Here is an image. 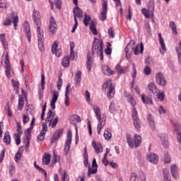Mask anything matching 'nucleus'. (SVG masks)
Returning <instances> with one entry per match:
<instances>
[{"mask_svg":"<svg viewBox=\"0 0 181 181\" xmlns=\"http://www.w3.org/2000/svg\"><path fill=\"white\" fill-rule=\"evenodd\" d=\"M18 110H22L23 108V105H25V100H23V97L19 95L18 96Z\"/></svg>","mask_w":181,"mask_h":181,"instance_id":"obj_34","label":"nucleus"},{"mask_svg":"<svg viewBox=\"0 0 181 181\" xmlns=\"http://www.w3.org/2000/svg\"><path fill=\"white\" fill-rule=\"evenodd\" d=\"M102 71L105 76H112L113 74H115V71H112L111 69H110V66L107 65H103L102 66Z\"/></svg>","mask_w":181,"mask_h":181,"instance_id":"obj_17","label":"nucleus"},{"mask_svg":"<svg viewBox=\"0 0 181 181\" xmlns=\"http://www.w3.org/2000/svg\"><path fill=\"white\" fill-rule=\"evenodd\" d=\"M5 111L7 112V115H8V117H12V112H11V107H9L8 104L6 105Z\"/></svg>","mask_w":181,"mask_h":181,"instance_id":"obj_57","label":"nucleus"},{"mask_svg":"<svg viewBox=\"0 0 181 181\" xmlns=\"http://www.w3.org/2000/svg\"><path fill=\"white\" fill-rule=\"evenodd\" d=\"M103 45V40H98L96 44L93 45L91 49L93 54L96 53V54L99 56L101 61L104 60Z\"/></svg>","mask_w":181,"mask_h":181,"instance_id":"obj_3","label":"nucleus"},{"mask_svg":"<svg viewBox=\"0 0 181 181\" xmlns=\"http://www.w3.org/2000/svg\"><path fill=\"white\" fill-rule=\"evenodd\" d=\"M49 29V32L53 33V35L57 32V23H56V20L53 16L50 17Z\"/></svg>","mask_w":181,"mask_h":181,"instance_id":"obj_11","label":"nucleus"},{"mask_svg":"<svg viewBox=\"0 0 181 181\" xmlns=\"http://www.w3.org/2000/svg\"><path fill=\"white\" fill-rule=\"evenodd\" d=\"M158 111L160 114V115H162V114H166V110H165V108L163 107V106H159Z\"/></svg>","mask_w":181,"mask_h":181,"instance_id":"obj_60","label":"nucleus"},{"mask_svg":"<svg viewBox=\"0 0 181 181\" xmlns=\"http://www.w3.org/2000/svg\"><path fill=\"white\" fill-rule=\"evenodd\" d=\"M109 89L107 93L108 98H112L114 97V94L115 93V86L112 84V81L111 80H108L104 83L103 85V89L107 90Z\"/></svg>","mask_w":181,"mask_h":181,"instance_id":"obj_5","label":"nucleus"},{"mask_svg":"<svg viewBox=\"0 0 181 181\" xmlns=\"http://www.w3.org/2000/svg\"><path fill=\"white\" fill-rule=\"evenodd\" d=\"M159 138L160 139V142L163 146H164V148H168V146H169V141H168V135L165 133H161L159 135Z\"/></svg>","mask_w":181,"mask_h":181,"instance_id":"obj_16","label":"nucleus"},{"mask_svg":"<svg viewBox=\"0 0 181 181\" xmlns=\"http://www.w3.org/2000/svg\"><path fill=\"white\" fill-rule=\"evenodd\" d=\"M170 172H171V175L173 176V177H175V175H176V173L177 172V167L176 166V165H173L170 167Z\"/></svg>","mask_w":181,"mask_h":181,"instance_id":"obj_44","label":"nucleus"},{"mask_svg":"<svg viewBox=\"0 0 181 181\" xmlns=\"http://www.w3.org/2000/svg\"><path fill=\"white\" fill-rule=\"evenodd\" d=\"M4 67H6V76L8 78H11V64H9V55H8V53L6 55Z\"/></svg>","mask_w":181,"mask_h":181,"instance_id":"obj_13","label":"nucleus"},{"mask_svg":"<svg viewBox=\"0 0 181 181\" xmlns=\"http://www.w3.org/2000/svg\"><path fill=\"white\" fill-rule=\"evenodd\" d=\"M23 32L28 42H30V39H32V33H30V25L28 21L24 22L23 23Z\"/></svg>","mask_w":181,"mask_h":181,"instance_id":"obj_9","label":"nucleus"},{"mask_svg":"<svg viewBox=\"0 0 181 181\" xmlns=\"http://www.w3.org/2000/svg\"><path fill=\"white\" fill-rule=\"evenodd\" d=\"M127 141L130 148H134V140L131 138V136H127Z\"/></svg>","mask_w":181,"mask_h":181,"instance_id":"obj_45","label":"nucleus"},{"mask_svg":"<svg viewBox=\"0 0 181 181\" xmlns=\"http://www.w3.org/2000/svg\"><path fill=\"white\" fill-rule=\"evenodd\" d=\"M109 111L110 112H111V114H112V112L115 111V103H114V102L110 103V105L109 107Z\"/></svg>","mask_w":181,"mask_h":181,"instance_id":"obj_54","label":"nucleus"},{"mask_svg":"<svg viewBox=\"0 0 181 181\" xmlns=\"http://www.w3.org/2000/svg\"><path fill=\"white\" fill-rule=\"evenodd\" d=\"M156 94L158 95V98L160 101H163L165 98V93H163V91L160 92V90H158V93Z\"/></svg>","mask_w":181,"mask_h":181,"instance_id":"obj_47","label":"nucleus"},{"mask_svg":"<svg viewBox=\"0 0 181 181\" xmlns=\"http://www.w3.org/2000/svg\"><path fill=\"white\" fill-rule=\"evenodd\" d=\"M144 71L145 74L148 76V74H151V71H152V70L151 69V67L145 66L144 69Z\"/></svg>","mask_w":181,"mask_h":181,"instance_id":"obj_63","label":"nucleus"},{"mask_svg":"<svg viewBox=\"0 0 181 181\" xmlns=\"http://www.w3.org/2000/svg\"><path fill=\"white\" fill-rule=\"evenodd\" d=\"M97 168H98V165H97V161L95 158H94L92 161V170L91 168H88V177H90L91 175H94L97 173Z\"/></svg>","mask_w":181,"mask_h":181,"instance_id":"obj_14","label":"nucleus"},{"mask_svg":"<svg viewBox=\"0 0 181 181\" xmlns=\"http://www.w3.org/2000/svg\"><path fill=\"white\" fill-rule=\"evenodd\" d=\"M45 132H40V135H38L37 139V142H39V141H43V139H45Z\"/></svg>","mask_w":181,"mask_h":181,"instance_id":"obj_55","label":"nucleus"},{"mask_svg":"<svg viewBox=\"0 0 181 181\" xmlns=\"http://www.w3.org/2000/svg\"><path fill=\"white\" fill-rule=\"evenodd\" d=\"M62 86H63V79H62V78L59 77L57 83V87L59 91L62 90Z\"/></svg>","mask_w":181,"mask_h":181,"instance_id":"obj_49","label":"nucleus"},{"mask_svg":"<svg viewBox=\"0 0 181 181\" xmlns=\"http://www.w3.org/2000/svg\"><path fill=\"white\" fill-rule=\"evenodd\" d=\"M164 162H165V163H170V156H169V153H165Z\"/></svg>","mask_w":181,"mask_h":181,"instance_id":"obj_56","label":"nucleus"},{"mask_svg":"<svg viewBox=\"0 0 181 181\" xmlns=\"http://www.w3.org/2000/svg\"><path fill=\"white\" fill-rule=\"evenodd\" d=\"M103 11L100 13V21H105V19H107V10L108 8V1L107 0H103Z\"/></svg>","mask_w":181,"mask_h":181,"instance_id":"obj_12","label":"nucleus"},{"mask_svg":"<svg viewBox=\"0 0 181 181\" xmlns=\"http://www.w3.org/2000/svg\"><path fill=\"white\" fill-rule=\"evenodd\" d=\"M62 64L63 66V67H67L68 66L70 65V58H69L68 57H65L63 58L62 62Z\"/></svg>","mask_w":181,"mask_h":181,"instance_id":"obj_39","label":"nucleus"},{"mask_svg":"<svg viewBox=\"0 0 181 181\" xmlns=\"http://www.w3.org/2000/svg\"><path fill=\"white\" fill-rule=\"evenodd\" d=\"M108 35L110 37H112V38L115 37V31L114 30V29H112V28H109Z\"/></svg>","mask_w":181,"mask_h":181,"instance_id":"obj_52","label":"nucleus"},{"mask_svg":"<svg viewBox=\"0 0 181 181\" xmlns=\"http://www.w3.org/2000/svg\"><path fill=\"white\" fill-rule=\"evenodd\" d=\"M92 146L94 148L96 153L103 152V146L100 143H95V141H92Z\"/></svg>","mask_w":181,"mask_h":181,"instance_id":"obj_19","label":"nucleus"},{"mask_svg":"<svg viewBox=\"0 0 181 181\" xmlns=\"http://www.w3.org/2000/svg\"><path fill=\"white\" fill-rule=\"evenodd\" d=\"M62 135H63V129L57 130L54 133V134L52 135V137L51 139L52 144H53V142H54V141H57V139H59V138H60V136H62Z\"/></svg>","mask_w":181,"mask_h":181,"instance_id":"obj_18","label":"nucleus"},{"mask_svg":"<svg viewBox=\"0 0 181 181\" xmlns=\"http://www.w3.org/2000/svg\"><path fill=\"white\" fill-rule=\"evenodd\" d=\"M156 83L158 86H166V79H165V76L163 74L158 72L156 74Z\"/></svg>","mask_w":181,"mask_h":181,"instance_id":"obj_10","label":"nucleus"},{"mask_svg":"<svg viewBox=\"0 0 181 181\" xmlns=\"http://www.w3.org/2000/svg\"><path fill=\"white\" fill-rule=\"evenodd\" d=\"M115 70L118 74H125V69L121 68V65L117 64Z\"/></svg>","mask_w":181,"mask_h":181,"instance_id":"obj_41","label":"nucleus"},{"mask_svg":"<svg viewBox=\"0 0 181 181\" xmlns=\"http://www.w3.org/2000/svg\"><path fill=\"white\" fill-rule=\"evenodd\" d=\"M42 163L44 165H49L50 163V154L45 153L42 157Z\"/></svg>","mask_w":181,"mask_h":181,"instance_id":"obj_36","label":"nucleus"},{"mask_svg":"<svg viewBox=\"0 0 181 181\" xmlns=\"http://www.w3.org/2000/svg\"><path fill=\"white\" fill-rule=\"evenodd\" d=\"M141 101L144 104H153L152 102V98L151 96H145V94L141 95Z\"/></svg>","mask_w":181,"mask_h":181,"instance_id":"obj_25","label":"nucleus"},{"mask_svg":"<svg viewBox=\"0 0 181 181\" xmlns=\"http://www.w3.org/2000/svg\"><path fill=\"white\" fill-rule=\"evenodd\" d=\"M102 163L105 165V166H107L108 165V159H107V153H105L104 157L102 160Z\"/></svg>","mask_w":181,"mask_h":181,"instance_id":"obj_59","label":"nucleus"},{"mask_svg":"<svg viewBox=\"0 0 181 181\" xmlns=\"http://www.w3.org/2000/svg\"><path fill=\"white\" fill-rule=\"evenodd\" d=\"M112 136V134L110 132H108V129H105L104 132L105 139H106L107 141H111Z\"/></svg>","mask_w":181,"mask_h":181,"instance_id":"obj_40","label":"nucleus"},{"mask_svg":"<svg viewBox=\"0 0 181 181\" xmlns=\"http://www.w3.org/2000/svg\"><path fill=\"white\" fill-rule=\"evenodd\" d=\"M93 62H91V53L87 54L86 67L88 71H91Z\"/></svg>","mask_w":181,"mask_h":181,"instance_id":"obj_28","label":"nucleus"},{"mask_svg":"<svg viewBox=\"0 0 181 181\" xmlns=\"http://www.w3.org/2000/svg\"><path fill=\"white\" fill-rule=\"evenodd\" d=\"M33 18L35 25L37 26V33L38 38V47L41 52H45V48H43V30L40 29L42 26V21L40 20V13L39 11L34 10L33 13Z\"/></svg>","mask_w":181,"mask_h":181,"instance_id":"obj_1","label":"nucleus"},{"mask_svg":"<svg viewBox=\"0 0 181 181\" xmlns=\"http://www.w3.org/2000/svg\"><path fill=\"white\" fill-rule=\"evenodd\" d=\"M90 21H91V17L90 16H88L86 13L84 14V19H83V23L86 25V26H88L90 25Z\"/></svg>","mask_w":181,"mask_h":181,"instance_id":"obj_43","label":"nucleus"},{"mask_svg":"<svg viewBox=\"0 0 181 181\" xmlns=\"http://www.w3.org/2000/svg\"><path fill=\"white\" fill-rule=\"evenodd\" d=\"M55 113L52 110H49L47 114V118L45 119L46 122H48V125L50 127L52 125V121H53V118H54Z\"/></svg>","mask_w":181,"mask_h":181,"instance_id":"obj_20","label":"nucleus"},{"mask_svg":"<svg viewBox=\"0 0 181 181\" xmlns=\"http://www.w3.org/2000/svg\"><path fill=\"white\" fill-rule=\"evenodd\" d=\"M69 120L71 124H76V122H81V119H80V116L77 115H72L69 117Z\"/></svg>","mask_w":181,"mask_h":181,"instance_id":"obj_27","label":"nucleus"},{"mask_svg":"<svg viewBox=\"0 0 181 181\" xmlns=\"http://www.w3.org/2000/svg\"><path fill=\"white\" fill-rule=\"evenodd\" d=\"M93 110L94 111L96 119L99 121L98 124V135H100L102 128H104V127L105 126L107 116H105V115H103L101 116V109L97 105H93Z\"/></svg>","mask_w":181,"mask_h":181,"instance_id":"obj_2","label":"nucleus"},{"mask_svg":"<svg viewBox=\"0 0 181 181\" xmlns=\"http://www.w3.org/2000/svg\"><path fill=\"white\" fill-rule=\"evenodd\" d=\"M158 42L161 46L163 52H165L166 50V46L165 45V40L162 37L161 33H158Z\"/></svg>","mask_w":181,"mask_h":181,"instance_id":"obj_32","label":"nucleus"},{"mask_svg":"<svg viewBox=\"0 0 181 181\" xmlns=\"http://www.w3.org/2000/svg\"><path fill=\"white\" fill-rule=\"evenodd\" d=\"M148 9H142L141 12L146 18H151L153 16V12H155V4L153 0H150L147 4Z\"/></svg>","mask_w":181,"mask_h":181,"instance_id":"obj_4","label":"nucleus"},{"mask_svg":"<svg viewBox=\"0 0 181 181\" xmlns=\"http://www.w3.org/2000/svg\"><path fill=\"white\" fill-rule=\"evenodd\" d=\"M11 83L13 86L14 90H18L19 89V82L16 81L15 79H12Z\"/></svg>","mask_w":181,"mask_h":181,"instance_id":"obj_51","label":"nucleus"},{"mask_svg":"<svg viewBox=\"0 0 181 181\" xmlns=\"http://www.w3.org/2000/svg\"><path fill=\"white\" fill-rule=\"evenodd\" d=\"M18 22H19V19L18 18V15L15 14V13L8 16V18H6V21L4 23L5 26H9L13 23V26L15 30H16V27L18 26Z\"/></svg>","mask_w":181,"mask_h":181,"instance_id":"obj_6","label":"nucleus"},{"mask_svg":"<svg viewBox=\"0 0 181 181\" xmlns=\"http://www.w3.org/2000/svg\"><path fill=\"white\" fill-rule=\"evenodd\" d=\"M132 119L134 128L137 131H140L141 120H139V117H138V111H136V108H135V107H134L132 109Z\"/></svg>","mask_w":181,"mask_h":181,"instance_id":"obj_7","label":"nucleus"},{"mask_svg":"<svg viewBox=\"0 0 181 181\" xmlns=\"http://www.w3.org/2000/svg\"><path fill=\"white\" fill-rule=\"evenodd\" d=\"M164 178H170V174L169 173V170L168 168H164L163 170Z\"/></svg>","mask_w":181,"mask_h":181,"instance_id":"obj_50","label":"nucleus"},{"mask_svg":"<svg viewBox=\"0 0 181 181\" xmlns=\"http://www.w3.org/2000/svg\"><path fill=\"white\" fill-rule=\"evenodd\" d=\"M133 51H134V47H131L129 46V45H127L124 49L127 59H129V57H131V54H132Z\"/></svg>","mask_w":181,"mask_h":181,"instance_id":"obj_26","label":"nucleus"},{"mask_svg":"<svg viewBox=\"0 0 181 181\" xmlns=\"http://www.w3.org/2000/svg\"><path fill=\"white\" fill-rule=\"evenodd\" d=\"M170 28L173 30V33H174V35H177V30H176V24L175 22H170Z\"/></svg>","mask_w":181,"mask_h":181,"instance_id":"obj_42","label":"nucleus"},{"mask_svg":"<svg viewBox=\"0 0 181 181\" xmlns=\"http://www.w3.org/2000/svg\"><path fill=\"white\" fill-rule=\"evenodd\" d=\"M125 96L127 98L128 103L132 104L133 106L136 105V101H135V99H134V97L132 96V95H130L129 93H126Z\"/></svg>","mask_w":181,"mask_h":181,"instance_id":"obj_29","label":"nucleus"},{"mask_svg":"<svg viewBox=\"0 0 181 181\" xmlns=\"http://www.w3.org/2000/svg\"><path fill=\"white\" fill-rule=\"evenodd\" d=\"M95 26H97V22L92 21L90 25V30L93 32V35H97V28H95Z\"/></svg>","mask_w":181,"mask_h":181,"instance_id":"obj_35","label":"nucleus"},{"mask_svg":"<svg viewBox=\"0 0 181 181\" xmlns=\"http://www.w3.org/2000/svg\"><path fill=\"white\" fill-rule=\"evenodd\" d=\"M4 142L6 145H9V144H11V135L9 134V132H6L4 134Z\"/></svg>","mask_w":181,"mask_h":181,"instance_id":"obj_38","label":"nucleus"},{"mask_svg":"<svg viewBox=\"0 0 181 181\" xmlns=\"http://www.w3.org/2000/svg\"><path fill=\"white\" fill-rule=\"evenodd\" d=\"M139 49L140 53H144V44L141 42L140 44H137L134 49V53L136 55L139 54Z\"/></svg>","mask_w":181,"mask_h":181,"instance_id":"obj_24","label":"nucleus"},{"mask_svg":"<svg viewBox=\"0 0 181 181\" xmlns=\"http://www.w3.org/2000/svg\"><path fill=\"white\" fill-rule=\"evenodd\" d=\"M71 138H73V134H71V131L69 130L67 132V139L64 148V155H69V152L70 151V145H71Z\"/></svg>","mask_w":181,"mask_h":181,"instance_id":"obj_8","label":"nucleus"},{"mask_svg":"<svg viewBox=\"0 0 181 181\" xmlns=\"http://www.w3.org/2000/svg\"><path fill=\"white\" fill-rule=\"evenodd\" d=\"M8 169H9V171H8L9 175H11V176H13V175H15V170L16 168H15V166L11 164Z\"/></svg>","mask_w":181,"mask_h":181,"instance_id":"obj_48","label":"nucleus"},{"mask_svg":"<svg viewBox=\"0 0 181 181\" xmlns=\"http://www.w3.org/2000/svg\"><path fill=\"white\" fill-rule=\"evenodd\" d=\"M146 159L148 162H151L154 165H156V163H158V162L159 161V158L156 154L153 153H151L148 155H147Z\"/></svg>","mask_w":181,"mask_h":181,"instance_id":"obj_15","label":"nucleus"},{"mask_svg":"<svg viewBox=\"0 0 181 181\" xmlns=\"http://www.w3.org/2000/svg\"><path fill=\"white\" fill-rule=\"evenodd\" d=\"M58 46L59 45L57 44V41H55L52 46V52L53 54H55L57 57H60V54L62 52H60V50H57Z\"/></svg>","mask_w":181,"mask_h":181,"instance_id":"obj_23","label":"nucleus"},{"mask_svg":"<svg viewBox=\"0 0 181 181\" xmlns=\"http://www.w3.org/2000/svg\"><path fill=\"white\" fill-rule=\"evenodd\" d=\"M76 16H77L74 15L75 24L74 25V27L71 30V33H74L76 32V29H77V26H78V22L77 21V17Z\"/></svg>","mask_w":181,"mask_h":181,"instance_id":"obj_46","label":"nucleus"},{"mask_svg":"<svg viewBox=\"0 0 181 181\" xmlns=\"http://www.w3.org/2000/svg\"><path fill=\"white\" fill-rule=\"evenodd\" d=\"M142 142V137L139 134H136L134 136V145L136 148H138L139 145H141V143Z\"/></svg>","mask_w":181,"mask_h":181,"instance_id":"obj_31","label":"nucleus"},{"mask_svg":"<svg viewBox=\"0 0 181 181\" xmlns=\"http://www.w3.org/2000/svg\"><path fill=\"white\" fill-rule=\"evenodd\" d=\"M75 86L78 87L80 83H81V71H77L75 74Z\"/></svg>","mask_w":181,"mask_h":181,"instance_id":"obj_22","label":"nucleus"},{"mask_svg":"<svg viewBox=\"0 0 181 181\" xmlns=\"http://www.w3.org/2000/svg\"><path fill=\"white\" fill-rule=\"evenodd\" d=\"M57 122H59V117H57L51 122L52 128H54L57 125Z\"/></svg>","mask_w":181,"mask_h":181,"instance_id":"obj_61","label":"nucleus"},{"mask_svg":"<svg viewBox=\"0 0 181 181\" xmlns=\"http://www.w3.org/2000/svg\"><path fill=\"white\" fill-rule=\"evenodd\" d=\"M148 88L149 91H151L152 94H153V95L159 93V89L156 88V85H155V83L152 82L148 85Z\"/></svg>","mask_w":181,"mask_h":181,"instance_id":"obj_21","label":"nucleus"},{"mask_svg":"<svg viewBox=\"0 0 181 181\" xmlns=\"http://www.w3.org/2000/svg\"><path fill=\"white\" fill-rule=\"evenodd\" d=\"M74 15L78 18H83V11L80 8L76 7L74 8Z\"/></svg>","mask_w":181,"mask_h":181,"instance_id":"obj_33","label":"nucleus"},{"mask_svg":"<svg viewBox=\"0 0 181 181\" xmlns=\"http://www.w3.org/2000/svg\"><path fill=\"white\" fill-rule=\"evenodd\" d=\"M45 84H46V82L45 81V74L41 75V88L42 90H45Z\"/></svg>","mask_w":181,"mask_h":181,"instance_id":"obj_58","label":"nucleus"},{"mask_svg":"<svg viewBox=\"0 0 181 181\" xmlns=\"http://www.w3.org/2000/svg\"><path fill=\"white\" fill-rule=\"evenodd\" d=\"M147 119L152 129H155V119L153 118V116L149 114L147 117Z\"/></svg>","mask_w":181,"mask_h":181,"instance_id":"obj_30","label":"nucleus"},{"mask_svg":"<svg viewBox=\"0 0 181 181\" xmlns=\"http://www.w3.org/2000/svg\"><path fill=\"white\" fill-rule=\"evenodd\" d=\"M55 6L58 9H61L62 8V0H54Z\"/></svg>","mask_w":181,"mask_h":181,"instance_id":"obj_62","label":"nucleus"},{"mask_svg":"<svg viewBox=\"0 0 181 181\" xmlns=\"http://www.w3.org/2000/svg\"><path fill=\"white\" fill-rule=\"evenodd\" d=\"M32 129H33V127H30V128L27 129V132H28V134L26 136L25 148H28L29 147V144H30V140L29 139V136H30V134H32Z\"/></svg>","mask_w":181,"mask_h":181,"instance_id":"obj_37","label":"nucleus"},{"mask_svg":"<svg viewBox=\"0 0 181 181\" xmlns=\"http://www.w3.org/2000/svg\"><path fill=\"white\" fill-rule=\"evenodd\" d=\"M130 181H138V175L135 173L132 174Z\"/></svg>","mask_w":181,"mask_h":181,"instance_id":"obj_64","label":"nucleus"},{"mask_svg":"<svg viewBox=\"0 0 181 181\" xmlns=\"http://www.w3.org/2000/svg\"><path fill=\"white\" fill-rule=\"evenodd\" d=\"M59 160H60V156L56 153H54V160H52L53 165H56Z\"/></svg>","mask_w":181,"mask_h":181,"instance_id":"obj_53","label":"nucleus"}]
</instances>
